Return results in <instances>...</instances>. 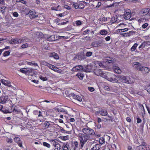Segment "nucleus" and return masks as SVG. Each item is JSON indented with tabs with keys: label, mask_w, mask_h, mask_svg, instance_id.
<instances>
[{
	"label": "nucleus",
	"mask_w": 150,
	"mask_h": 150,
	"mask_svg": "<svg viewBox=\"0 0 150 150\" xmlns=\"http://www.w3.org/2000/svg\"><path fill=\"white\" fill-rule=\"evenodd\" d=\"M52 143L53 144V146H54V147L56 146V145H57L58 142H55L54 140H53L52 141Z\"/></svg>",
	"instance_id": "55"
},
{
	"label": "nucleus",
	"mask_w": 150,
	"mask_h": 150,
	"mask_svg": "<svg viewBox=\"0 0 150 150\" xmlns=\"http://www.w3.org/2000/svg\"><path fill=\"white\" fill-rule=\"evenodd\" d=\"M128 29L127 28H125L124 29H118L117 30L118 32H122L124 31H128Z\"/></svg>",
	"instance_id": "33"
},
{
	"label": "nucleus",
	"mask_w": 150,
	"mask_h": 150,
	"mask_svg": "<svg viewBox=\"0 0 150 150\" xmlns=\"http://www.w3.org/2000/svg\"><path fill=\"white\" fill-rule=\"evenodd\" d=\"M138 44L137 43H135L131 48L130 50L132 52L134 51L137 47Z\"/></svg>",
	"instance_id": "24"
},
{
	"label": "nucleus",
	"mask_w": 150,
	"mask_h": 150,
	"mask_svg": "<svg viewBox=\"0 0 150 150\" xmlns=\"http://www.w3.org/2000/svg\"><path fill=\"white\" fill-rule=\"evenodd\" d=\"M92 52H86L85 56L86 57H90L92 54Z\"/></svg>",
	"instance_id": "36"
},
{
	"label": "nucleus",
	"mask_w": 150,
	"mask_h": 150,
	"mask_svg": "<svg viewBox=\"0 0 150 150\" xmlns=\"http://www.w3.org/2000/svg\"><path fill=\"white\" fill-rule=\"evenodd\" d=\"M145 143H142V145L138 146L136 149L137 150H149V147L145 144Z\"/></svg>",
	"instance_id": "5"
},
{
	"label": "nucleus",
	"mask_w": 150,
	"mask_h": 150,
	"mask_svg": "<svg viewBox=\"0 0 150 150\" xmlns=\"http://www.w3.org/2000/svg\"><path fill=\"white\" fill-rule=\"evenodd\" d=\"M47 40L50 41H55L54 35H52L51 36L47 38Z\"/></svg>",
	"instance_id": "23"
},
{
	"label": "nucleus",
	"mask_w": 150,
	"mask_h": 150,
	"mask_svg": "<svg viewBox=\"0 0 150 150\" xmlns=\"http://www.w3.org/2000/svg\"><path fill=\"white\" fill-rule=\"evenodd\" d=\"M118 77L119 80L122 82L128 84H131L132 82V81L131 80V79H130L129 77L119 75L118 76Z\"/></svg>",
	"instance_id": "2"
},
{
	"label": "nucleus",
	"mask_w": 150,
	"mask_h": 150,
	"mask_svg": "<svg viewBox=\"0 0 150 150\" xmlns=\"http://www.w3.org/2000/svg\"><path fill=\"white\" fill-rule=\"evenodd\" d=\"M64 7L65 8H66L68 10H69L71 9V7L68 6L67 5H65Z\"/></svg>",
	"instance_id": "59"
},
{
	"label": "nucleus",
	"mask_w": 150,
	"mask_h": 150,
	"mask_svg": "<svg viewBox=\"0 0 150 150\" xmlns=\"http://www.w3.org/2000/svg\"><path fill=\"white\" fill-rule=\"evenodd\" d=\"M150 9L149 8L143 9L141 10V12L143 16H145L148 13Z\"/></svg>",
	"instance_id": "15"
},
{
	"label": "nucleus",
	"mask_w": 150,
	"mask_h": 150,
	"mask_svg": "<svg viewBox=\"0 0 150 150\" xmlns=\"http://www.w3.org/2000/svg\"><path fill=\"white\" fill-rule=\"evenodd\" d=\"M136 33V31H131L128 32L127 33H125L124 34L126 35V36H130L131 35H132L133 34H135Z\"/></svg>",
	"instance_id": "19"
},
{
	"label": "nucleus",
	"mask_w": 150,
	"mask_h": 150,
	"mask_svg": "<svg viewBox=\"0 0 150 150\" xmlns=\"http://www.w3.org/2000/svg\"><path fill=\"white\" fill-rule=\"evenodd\" d=\"M51 56L52 57H53L56 59H58L59 58V57L57 54L54 52L52 53L51 54Z\"/></svg>",
	"instance_id": "25"
},
{
	"label": "nucleus",
	"mask_w": 150,
	"mask_h": 150,
	"mask_svg": "<svg viewBox=\"0 0 150 150\" xmlns=\"http://www.w3.org/2000/svg\"><path fill=\"white\" fill-rule=\"evenodd\" d=\"M88 90L91 92H92L94 91V88L92 87H88Z\"/></svg>",
	"instance_id": "53"
},
{
	"label": "nucleus",
	"mask_w": 150,
	"mask_h": 150,
	"mask_svg": "<svg viewBox=\"0 0 150 150\" xmlns=\"http://www.w3.org/2000/svg\"><path fill=\"white\" fill-rule=\"evenodd\" d=\"M76 76L81 80H82L84 76V74L82 73H78L76 75Z\"/></svg>",
	"instance_id": "22"
},
{
	"label": "nucleus",
	"mask_w": 150,
	"mask_h": 150,
	"mask_svg": "<svg viewBox=\"0 0 150 150\" xmlns=\"http://www.w3.org/2000/svg\"><path fill=\"white\" fill-rule=\"evenodd\" d=\"M131 16L130 10L128 9L125 11L124 18L126 20H129Z\"/></svg>",
	"instance_id": "8"
},
{
	"label": "nucleus",
	"mask_w": 150,
	"mask_h": 150,
	"mask_svg": "<svg viewBox=\"0 0 150 150\" xmlns=\"http://www.w3.org/2000/svg\"><path fill=\"white\" fill-rule=\"evenodd\" d=\"M104 88L105 90L108 91H109L110 90V88L108 86H104Z\"/></svg>",
	"instance_id": "52"
},
{
	"label": "nucleus",
	"mask_w": 150,
	"mask_h": 150,
	"mask_svg": "<svg viewBox=\"0 0 150 150\" xmlns=\"http://www.w3.org/2000/svg\"><path fill=\"white\" fill-rule=\"evenodd\" d=\"M28 69V68H21L20 69V71L23 73H25L26 74V70H25L24 69Z\"/></svg>",
	"instance_id": "38"
},
{
	"label": "nucleus",
	"mask_w": 150,
	"mask_h": 150,
	"mask_svg": "<svg viewBox=\"0 0 150 150\" xmlns=\"http://www.w3.org/2000/svg\"><path fill=\"white\" fill-rule=\"evenodd\" d=\"M69 145L68 144V143H67L65 144L64 143L63 146V149L64 150H69Z\"/></svg>",
	"instance_id": "18"
},
{
	"label": "nucleus",
	"mask_w": 150,
	"mask_h": 150,
	"mask_svg": "<svg viewBox=\"0 0 150 150\" xmlns=\"http://www.w3.org/2000/svg\"><path fill=\"white\" fill-rule=\"evenodd\" d=\"M78 59L79 60H82L86 58V56L83 52H79L78 54Z\"/></svg>",
	"instance_id": "7"
},
{
	"label": "nucleus",
	"mask_w": 150,
	"mask_h": 150,
	"mask_svg": "<svg viewBox=\"0 0 150 150\" xmlns=\"http://www.w3.org/2000/svg\"><path fill=\"white\" fill-rule=\"evenodd\" d=\"M78 137L80 138V144L81 147H83L85 143L90 138L89 135L82 133H79Z\"/></svg>",
	"instance_id": "1"
},
{
	"label": "nucleus",
	"mask_w": 150,
	"mask_h": 150,
	"mask_svg": "<svg viewBox=\"0 0 150 150\" xmlns=\"http://www.w3.org/2000/svg\"><path fill=\"white\" fill-rule=\"evenodd\" d=\"M115 62V60L114 59H112L111 60H110L109 61H108L107 62L109 63H114Z\"/></svg>",
	"instance_id": "51"
},
{
	"label": "nucleus",
	"mask_w": 150,
	"mask_h": 150,
	"mask_svg": "<svg viewBox=\"0 0 150 150\" xmlns=\"http://www.w3.org/2000/svg\"><path fill=\"white\" fill-rule=\"evenodd\" d=\"M34 113H38V117H40V116H42V112L40 111H38L37 110H35L34 112Z\"/></svg>",
	"instance_id": "39"
},
{
	"label": "nucleus",
	"mask_w": 150,
	"mask_h": 150,
	"mask_svg": "<svg viewBox=\"0 0 150 150\" xmlns=\"http://www.w3.org/2000/svg\"><path fill=\"white\" fill-rule=\"evenodd\" d=\"M28 44L27 43H25L24 44H23L22 46L21 47L22 48H25L28 47Z\"/></svg>",
	"instance_id": "49"
},
{
	"label": "nucleus",
	"mask_w": 150,
	"mask_h": 150,
	"mask_svg": "<svg viewBox=\"0 0 150 150\" xmlns=\"http://www.w3.org/2000/svg\"><path fill=\"white\" fill-rule=\"evenodd\" d=\"M18 38L12 39L10 42L11 44H18Z\"/></svg>",
	"instance_id": "27"
},
{
	"label": "nucleus",
	"mask_w": 150,
	"mask_h": 150,
	"mask_svg": "<svg viewBox=\"0 0 150 150\" xmlns=\"http://www.w3.org/2000/svg\"><path fill=\"white\" fill-rule=\"evenodd\" d=\"M90 31V30H86L83 32V34L85 35L86 33H88Z\"/></svg>",
	"instance_id": "62"
},
{
	"label": "nucleus",
	"mask_w": 150,
	"mask_h": 150,
	"mask_svg": "<svg viewBox=\"0 0 150 150\" xmlns=\"http://www.w3.org/2000/svg\"><path fill=\"white\" fill-rule=\"evenodd\" d=\"M114 59V58L110 57H106V59H105V60H106V62H107L108 61L111 60H112V59Z\"/></svg>",
	"instance_id": "56"
},
{
	"label": "nucleus",
	"mask_w": 150,
	"mask_h": 150,
	"mask_svg": "<svg viewBox=\"0 0 150 150\" xmlns=\"http://www.w3.org/2000/svg\"><path fill=\"white\" fill-rule=\"evenodd\" d=\"M139 106L140 108L142 110V109H143V112H144V114H145V110L144 109V108L143 105L141 104H139Z\"/></svg>",
	"instance_id": "50"
},
{
	"label": "nucleus",
	"mask_w": 150,
	"mask_h": 150,
	"mask_svg": "<svg viewBox=\"0 0 150 150\" xmlns=\"http://www.w3.org/2000/svg\"><path fill=\"white\" fill-rule=\"evenodd\" d=\"M10 52L9 51H6L3 53V55L4 57L8 56L10 54Z\"/></svg>",
	"instance_id": "43"
},
{
	"label": "nucleus",
	"mask_w": 150,
	"mask_h": 150,
	"mask_svg": "<svg viewBox=\"0 0 150 150\" xmlns=\"http://www.w3.org/2000/svg\"><path fill=\"white\" fill-rule=\"evenodd\" d=\"M69 97L74 99L78 101L81 102L82 100L81 97L75 94L74 93H71L69 95Z\"/></svg>",
	"instance_id": "6"
},
{
	"label": "nucleus",
	"mask_w": 150,
	"mask_h": 150,
	"mask_svg": "<svg viewBox=\"0 0 150 150\" xmlns=\"http://www.w3.org/2000/svg\"><path fill=\"white\" fill-rule=\"evenodd\" d=\"M94 73L97 76H102L104 78H105V76L103 74L102 71L101 69H97L95 70Z\"/></svg>",
	"instance_id": "9"
},
{
	"label": "nucleus",
	"mask_w": 150,
	"mask_h": 150,
	"mask_svg": "<svg viewBox=\"0 0 150 150\" xmlns=\"http://www.w3.org/2000/svg\"><path fill=\"white\" fill-rule=\"evenodd\" d=\"M76 25H80L81 24V23L80 21H76Z\"/></svg>",
	"instance_id": "60"
},
{
	"label": "nucleus",
	"mask_w": 150,
	"mask_h": 150,
	"mask_svg": "<svg viewBox=\"0 0 150 150\" xmlns=\"http://www.w3.org/2000/svg\"><path fill=\"white\" fill-rule=\"evenodd\" d=\"M145 47V44L144 43H142L141 45L139 47V49L140 50H142V48H144Z\"/></svg>",
	"instance_id": "44"
},
{
	"label": "nucleus",
	"mask_w": 150,
	"mask_h": 150,
	"mask_svg": "<svg viewBox=\"0 0 150 150\" xmlns=\"http://www.w3.org/2000/svg\"><path fill=\"white\" fill-rule=\"evenodd\" d=\"M41 64L42 65H44L46 66H47L48 67H49L50 65V64L46 62L45 61H42L41 62Z\"/></svg>",
	"instance_id": "28"
},
{
	"label": "nucleus",
	"mask_w": 150,
	"mask_h": 150,
	"mask_svg": "<svg viewBox=\"0 0 150 150\" xmlns=\"http://www.w3.org/2000/svg\"><path fill=\"white\" fill-rule=\"evenodd\" d=\"M105 78L107 79L109 81L113 83H117L118 80L114 78H108L107 76H105Z\"/></svg>",
	"instance_id": "16"
},
{
	"label": "nucleus",
	"mask_w": 150,
	"mask_h": 150,
	"mask_svg": "<svg viewBox=\"0 0 150 150\" xmlns=\"http://www.w3.org/2000/svg\"><path fill=\"white\" fill-rule=\"evenodd\" d=\"M100 33L102 35H105L108 33V32L105 30H100Z\"/></svg>",
	"instance_id": "26"
},
{
	"label": "nucleus",
	"mask_w": 150,
	"mask_h": 150,
	"mask_svg": "<svg viewBox=\"0 0 150 150\" xmlns=\"http://www.w3.org/2000/svg\"><path fill=\"white\" fill-rule=\"evenodd\" d=\"M59 6L58 5L57 8L52 7L51 8V9L52 10H55V11H57L58 10V8L59 7Z\"/></svg>",
	"instance_id": "58"
},
{
	"label": "nucleus",
	"mask_w": 150,
	"mask_h": 150,
	"mask_svg": "<svg viewBox=\"0 0 150 150\" xmlns=\"http://www.w3.org/2000/svg\"><path fill=\"white\" fill-rule=\"evenodd\" d=\"M74 144L75 146L74 147H75L76 148H78V142L76 141H75L74 142Z\"/></svg>",
	"instance_id": "54"
},
{
	"label": "nucleus",
	"mask_w": 150,
	"mask_h": 150,
	"mask_svg": "<svg viewBox=\"0 0 150 150\" xmlns=\"http://www.w3.org/2000/svg\"><path fill=\"white\" fill-rule=\"evenodd\" d=\"M5 0H0V4L4 5L5 4Z\"/></svg>",
	"instance_id": "63"
},
{
	"label": "nucleus",
	"mask_w": 150,
	"mask_h": 150,
	"mask_svg": "<svg viewBox=\"0 0 150 150\" xmlns=\"http://www.w3.org/2000/svg\"><path fill=\"white\" fill-rule=\"evenodd\" d=\"M27 64L29 65H34L35 66H38L37 64L36 63H33L30 62H27Z\"/></svg>",
	"instance_id": "41"
},
{
	"label": "nucleus",
	"mask_w": 150,
	"mask_h": 150,
	"mask_svg": "<svg viewBox=\"0 0 150 150\" xmlns=\"http://www.w3.org/2000/svg\"><path fill=\"white\" fill-rule=\"evenodd\" d=\"M100 148V146L98 144H95L92 149V150H99Z\"/></svg>",
	"instance_id": "21"
},
{
	"label": "nucleus",
	"mask_w": 150,
	"mask_h": 150,
	"mask_svg": "<svg viewBox=\"0 0 150 150\" xmlns=\"http://www.w3.org/2000/svg\"><path fill=\"white\" fill-rule=\"evenodd\" d=\"M146 90L147 91L150 93V85L147 86L146 87Z\"/></svg>",
	"instance_id": "57"
},
{
	"label": "nucleus",
	"mask_w": 150,
	"mask_h": 150,
	"mask_svg": "<svg viewBox=\"0 0 150 150\" xmlns=\"http://www.w3.org/2000/svg\"><path fill=\"white\" fill-rule=\"evenodd\" d=\"M39 78L40 79L43 81H46L47 80V78L46 77H44L42 76H40Z\"/></svg>",
	"instance_id": "37"
},
{
	"label": "nucleus",
	"mask_w": 150,
	"mask_h": 150,
	"mask_svg": "<svg viewBox=\"0 0 150 150\" xmlns=\"http://www.w3.org/2000/svg\"><path fill=\"white\" fill-rule=\"evenodd\" d=\"M105 142V141L103 138H100L99 139V142L100 144H102Z\"/></svg>",
	"instance_id": "35"
},
{
	"label": "nucleus",
	"mask_w": 150,
	"mask_h": 150,
	"mask_svg": "<svg viewBox=\"0 0 150 150\" xmlns=\"http://www.w3.org/2000/svg\"><path fill=\"white\" fill-rule=\"evenodd\" d=\"M112 68L115 72L117 73L120 74L121 72V70L118 67L113 65Z\"/></svg>",
	"instance_id": "14"
},
{
	"label": "nucleus",
	"mask_w": 150,
	"mask_h": 150,
	"mask_svg": "<svg viewBox=\"0 0 150 150\" xmlns=\"http://www.w3.org/2000/svg\"><path fill=\"white\" fill-rule=\"evenodd\" d=\"M0 81L3 84L6 86V85L8 81H6L3 79H1L0 80Z\"/></svg>",
	"instance_id": "31"
},
{
	"label": "nucleus",
	"mask_w": 150,
	"mask_h": 150,
	"mask_svg": "<svg viewBox=\"0 0 150 150\" xmlns=\"http://www.w3.org/2000/svg\"><path fill=\"white\" fill-rule=\"evenodd\" d=\"M148 25V24L147 23H146L144 24H143L142 26V27L143 28H146Z\"/></svg>",
	"instance_id": "48"
},
{
	"label": "nucleus",
	"mask_w": 150,
	"mask_h": 150,
	"mask_svg": "<svg viewBox=\"0 0 150 150\" xmlns=\"http://www.w3.org/2000/svg\"><path fill=\"white\" fill-rule=\"evenodd\" d=\"M26 40L23 39H18V43H21L23 42L24 40Z\"/></svg>",
	"instance_id": "40"
},
{
	"label": "nucleus",
	"mask_w": 150,
	"mask_h": 150,
	"mask_svg": "<svg viewBox=\"0 0 150 150\" xmlns=\"http://www.w3.org/2000/svg\"><path fill=\"white\" fill-rule=\"evenodd\" d=\"M134 63L133 66L137 70L140 71L142 66L141 64L140 63L137 62H136Z\"/></svg>",
	"instance_id": "13"
},
{
	"label": "nucleus",
	"mask_w": 150,
	"mask_h": 150,
	"mask_svg": "<svg viewBox=\"0 0 150 150\" xmlns=\"http://www.w3.org/2000/svg\"><path fill=\"white\" fill-rule=\"evenodd\" d=\"M62 137V139L64 140H67V136H64Z\"/></svg>",
	"instance_id": "64"
},
{
	"label": "nucleus",
	"mask_w": 150,
	"mask_h": 150,
	"mask_svg": "<svg viewBox=\"0 0 150 150\" xmlns=\"http://www.w3.org/2000/svg\"><path fill=\"white\" fill-rule=\"evenodd\" d=\"M29 16L31 19L35 18L37 17L38 15H36V13L35 11H30L28 13Z\"/></svg>",
	"instance_id": "11"
},
{
	"label": "nucleus",
	"mask_w": 150,
	"mask_h": 150,
	"mask_svg": "<svg viewBox=\"0 0 150 150\" xmlns=\"http://www.w3.org/2000/svg\"><path fill=\"white\" fill-rule=\"evenodd\" d=\"M8 99V97L6 96H2L0 97V102L3 104L6 103Z\"/></svg>",
	"instance_id": "12"
},
{
	"label": "nucleus",
	"mask_w": 150,
	"mask_h": 150,
	"mask_svg": "<svg viewBox=\"0 0 150 150\" xmlns=\"http://www.w3.org/2000/svg\"><path fill=\"white\" fill-rule=\"evenodd\" d=\"M108 114L107 112L105 111L100 113V115L102 116H106Z\"/></svg>",
	"instance_id": "47"
},
{
	"label": "nucleus",
	"mask_w": 150,
	"mask_h": 150,
	"mask_svg": "<svg viewBox=\"0 0 150 150\" xmlns=\"http://www.w3.org/2000/svg\"><path fill=\"white\" fill-rule=\"evenodd\" d=\"M56 110H57L58 112H65V114H67V110H65L64 109L61 108H57Z\"/></svg>",
	"instance_id": "20"
},
{
	"label": "nucleus",
	"mask_w": 150,
	"mask_h": 150,
	"mask_svg": "<svg viewBox=\"0 0 150 150\" xmlns=\"http://www.w3.org/2000/svg\"><path fill=\"white\" fill-rule=\"evenodd\" d=\"M44 125L46 128H48L50 125V123L48 121H46L44 124Z\"/></svg>",
	"instance_id": "29"
},
{
	"label": "nucleus",
	"mask_w": 150,
	"mask_h": 150,
	"mask_svg": "<svg viewBox=\"0 0 150 150\" xmlns=\"http://www.w3.org/2000/svg\"><path fill=\"white\" fill-rule=\"evenodd\" d=\"M61 147L60 145L58 143L57 145L55 148L54 150H59L61 149Z\"/></svg>",
	"instance_id": "34"
},
{
	"label": "nucleus",
	"mask_w": 150,
	"mask_h": 150,
	"mask_svg": "<svg viewBox=\"0 0 150 150\" xmlns=\"http://www.w3.org/2000/svg\"><path fill=\"white\" fill-rule=\"evenodd\" d=\"M82 131L84 134L88 135H94L95 134V132L93 129L88 127L83 128L82 129Z\"/></svg>",
	"instance_id": "4"
},
{
	"label": "nucleus",
	"mask_w": 150,
	"mask_h": 150,
	"mask_svg": "<svg viewBox=\"0 0 150 150\" xmlns=\"http://www.w3.org/2000/svg\"><path fill=\"white\" fill-rule=\"evenodd\" d=\"M140 71L144 74H148L150 71V69L147 67L142 66Z\"/></svg>",
	"instance_id": "10"
},
{
	"label": "nucleus",
	"mask_w": 150,
	"mask_h": 150,
	"mask_svg": "<svg viewBox=\"0 0 150 150\" xmlns=\"http://www.w3.org/2000/svg\"><path fill=\"white\" fill-rule=\"evenodd\" d=\"M43 144L44 146H46L48 148H50V146L49 144L45 142H44L43 143Z\"/></svg>",
	"instance_id": "42"
},
{
	"label": "nucleus",
	"mask_w": 150,
	"mask_h": 150,
	"mask_svg": "<svg viewBox=\"0 0 150 150\" xmlns=\"http://www.w3.org/2000/svg\"><path fill=\"white\" fill-rule=\"evenodd\" d=\"M50 69L54 71H56V69H56L57 68V67H56L55 66L53 65L52 64H50V65L49 67Z\"/></svg>",
	"instance_id": "32"
},
{
	"label": "nucleus",
	"mask_w": 150,
	"mask_h": 150,
	"mask_svg": "<svg viewBox=\"0 0 150 150\" xmlns=\"http://www.w3.org/2000/svg\"><path fill=\"white\" fill-rule=\"evenodd\" d=\"M117 16H114L111 18V21L112 23H115L117 21Z\"/></svg>",
	"instance_id": "30"
},
{
	"label": "nucleus",
	"mask_w": 150,
	"mask_h": 150,
	"mask_svg": "<svg viewBox=\"0 0 150 150\" xmlns=\"http://www.w3.org/2000/svg\"><path fill=\"white\" fill-rule=\"evenodd\" d=\"M13 16L16 17H17L18 16V13L16 12H14L13 13Z\"/></svg>",
	"instance_id": "61"
},
{
	"label": "nucleus",
	"mask_w": 150,
	"mask_h": 150,
	"mask_svg": "<svg viewBox=\"0 0 150 150\" xmlns=\"http://www.w3.org/2000/svg\"><path fill=\"white\" fill-rule=\"evenodd\" d=\"M88 67V66H86L84 68H83V66L81 65L76 66L73 68L72 69V71H74L79 70L81 71H84L86 72H89L90 71L87 68Z\"/></svg>",
	"instance_id": "3"
},
{
	"label": "nucleus",
	"mask_w": 150,
	"mask_h": 150,
	"mask_svg": "<svg viewBox=\"0 0 150 150\" xmlns=\"http://www.w3.org/2000/svg\"><path fill=\"white\" fill-rule=\"evenodd\" d=\"M100 21L105 22L107 21V18H106L105 17H103L102 18H100Z\"/></svg>",
	"instance_id": "46"
},
{
	"label": "nucleus",
	"mask_w": 150,
	"mask_h": 150,
	"mask_svg": "<svg viewBox=\"0 0 150 150\" xmlns=\"http://www.w3.org/2000/svg\"><path fill=\"white\" fill-rule=\"evenodd\" d=\"M92 45L95 47H98V45H97V42H94L92 43Z\"/></svg>",
	"instance_id": "45"
},
{
	"label": "nucleus",
	"mask_w": 150,
	"mask_h": 150,
	"mask_svg": "<svg viewBox=\"0 0 150 150\" xmlns=\"http://www.w3.org/2000/svg\"><path fill=\"white\" fill-rule=\"evenodd\" d=\"M34 74V70L32 69L26 70V74L29 75H32Z\"/></svg>",
	"instance_id": "17"
}]
</instances>
